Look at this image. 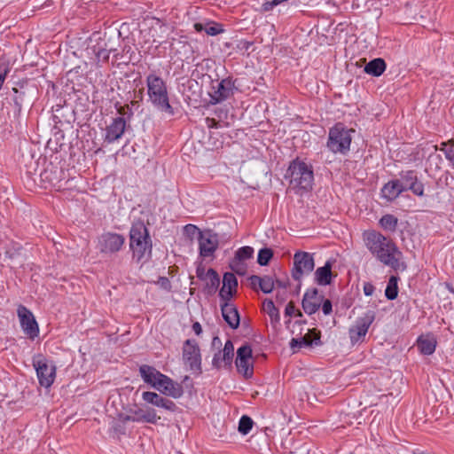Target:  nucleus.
Instances as JSON below:
<instances>
[{
    "label": "nucleus",
    "instance_id": "nucleus-39",
    "mask_svg": "<svg viewBox=\"0 0 454 454\" xmlns=\"http://www.w3.org/2000/svg\"><path fill=\"white\" fill-rule=\"evenodd\" d=\"M203 231L200 230L196 225L194 224H186L184 227V235L189 238L191 240H193L196 239L199 240V238L200 237V233H202Z\"/></svg>",
    "mask_w": 454,
    "mask_h": 454
},
{
    "label": "nucleus",
    "instance_id": "nucleus-36",
    "mask_svg": "<svg viewBox=\"0 0 454 454\" xmlns=\"http://www.w3.org/2000/svg\"><path fill=\"white\" fill-rule=\"evenodd\" d=\"M263 310L270 316L271 320L279 321V312L271 300L266 299L263 303Z\"/></svg>",
    "mask_w": 454,
    "mask_h": 454
},
{
    "label": "nucleus",
    "instance_id": "nucleus-55",
    "mask_svg": "<svg viewBox=\"0 0 454 454\" xmlns=\"http://www.w3.org/2000/svg\"><path fill=\"white\" fill-rule=\"evenodd\" d=\"M196 273L197 277L201 280H204L205 278L207 277V275L204 273V269L202 268H197Z\"/></svg>",
    "mask_w": 454,
    "mask_h": 454
},
{
    "label": "nucleus",
    "instance_id": "nucleus-58",
    "mask_svg": "<svg viewBox=\"0 0 454 454\" xmlns=\"http://www.w3.org/2000/svg\"><path fill=\"white\" fill-rule=\"evenodd\" d=\"M207 122L208 127H213V123H215V121L214 119L207 118Z\"/></svg>",
    "mask_w": 454,
    "mask_h": 454
},
{
    "label": "nucleus",
    "instance_id": "nucleus-1",
    "mask_svg": "<svg viewBox=\"0 0 454 454\" xmlns=\"http://www.w3.org/2000/svg\"><path fill=\"white\" fill-rule=\"evenodd\" d=\"M363 240L365 247L382 264L394 270H399L403 253L395 243L389 238L374 230L363 232Z\"/></svg>",
    "mask_w": 454,
    "mask_h": 454
},
{
    "label": "nucleus",
    "instance_id": "nucleus-34",
    "mask_svg": "<svg viewBox=\"0 0 454 454\" xmlns=\"http://www.w3.org/2000/svg\"><path fill=\"white\" fill-rule=\"evenodd\" d=\"M398 280H399V278L396 276H391L389 278L386 290H385V295L387 300L393 301L397 297V295H398Z\"/></svg>",
    "mask_w": 454,
    "mask_h": 454
},
{
    "label": "nucleus",
    "instance_id": "nucleus-30",
    "mask_svg": "<svg viewBox=\"0 0 454 454\" xmlns=\"http://www.w3.org/2000/svg\"><path fill=\"white\" fill-rule=\"evenodd\" d=\"M386 70V62L383 59L378 58L371 60L364 67V72L373 76H380Z\"/></svg>",
    "mask_w": 454,
    "mask_h": 454
},
{
    "label": "nucleus",
    "instance_id": "nucleus-56",
    "mask_svg": "<svg viewBox=\"0 0 454 454\" xmlns=\"http://www.w3.org/2000/svg\"><path fill=\"white\" fill-rule=\"evenodd\" d=\"M290 347L291 348L294 349L296 347L298 348H301L300 347V342H299V339H292L291 340V342H290Z\"/></svg>",
    "mask_w": 454,
    "mask_h": 454
},
{
    "label": "nucleus",
    "instance_id": "nucleus-60",
    "mask_svg": "<svg viewBox=\"0 0 454 454\" xmlns=\"http://www.w3.org/2000/svg\"><path fill=\"white\" fill-rule=\"evenodd\" d=\"M315 344L317 345L318 343H320V336L317 335L316 338H315V340H314Z\"/></svg>",
    "mask_w": 454,
    "mask_h": 454
},
{
    "label": "nucleus",
    "instance_id": "nucleus-9",
    "mask_svg": "<svg viewBox=\"0 0 454 454\" xmlns=\"http://www.w3.org/2000/svg\"><path fill=\"white\" fill-rule=\"evenodd\" d=\"M237 90L235 81L231 77H227L216 81V84L212 86V90L209 92L210 103L212 105L219 104L233 96L234 91Z\"/></svg>",
    "mask_w": 454,
    "mask_h": 454
},
{
    "label": "nucleus",
    "instance_id": "nucleus-2",
    "mask_svg": "<svg viewBox=\"0 0 454 454\" xmlns=\"http://www.w3.org/2000/svg\"><path fill=\"white\" fill-rule=\"evenodd\" d=\"M129 248L132 251L133 259L137 262H147L152 257V239L147 227L141 220L134 222L131 225Z\"/></svg>",
    "mask_w": 454,
    "mask_h": 454
},
{
    "label": "nucleus",
    "instance_id": "nucleus-33",
    "mask_svg": "<svg viewBox=\"0 0 454 454\" xmlns=\"http://www.w3.org/2000/svg\"><path fill=\"white\" fill-rule=\"evenodd\" d=\"M381 228L387 231L394 232L398 224V218L391 214L384 215L379 221Z\"/></svg>",
    "mask_w": 454,
    "mask_h": 454
},
{
    "label": "nucleus",
    "instance_id": "nucleus-10",
    "mask_svg": "<svg viewBox=\"0 0 454 454\" xmlns=\"http://www.w3.org/2000/svg\"><path fill=\"white\" fill-rule=\"evenodd\" d=\"M183 359L191 371L201 373L200 349L196 340H186L183 347Z\"/></svg>",
    "mask_w": 454,
    "mask_h": 454
},
{
    "label": "nucleus",
    "instance_id": "nucleus-19",
    "mask_svg": "<svg viewBox=\"0 0 454 454\" xmlns=\"http://www.w3.org/2000/svg\"><path fill=\"white\" fill-rule=\"evenodd\" d=\"M90 42H96V43L90 46L89 49L95 55L97 62H107L111 53V49H106V35L104 37H101L99 33L93 34Z\"/></svg>",
    "mask_w": 454,
    "mask_h": 454
},
{
    "label": "nucleus",
    "instance_id": "nucleus-57",
    "mask_svg": "<svg viewBox=\"0 0 454 454\" xmlns=\"http://www.w3.org/2000/svg\"><path fill=\"white\" fill-rule=\"evenodd\" d=\"M275 283L277 284V286L278 287H281V288H284V289L286 288V284L285 282L281 281V280H277Z\"/></svg>",
    "mask_w": 454,
    "mask_h": 454
},
{
    "label": "nucleus",
    "instance_id": "nucleus-49",
    "mask_svg": "<svg viewBox=\"0 0 454 454\" xmlns=\"http://www.w3.org/2000/svg\"><path fill=\"white\" fill-rule=\"evenodd\" d=\"M252 45H253L252 42L241 40L239 42L237 47H238V49H239L241 51H248Z\"/></svg>",
    "mask_w": 454,
    "mask_h": 454
},
{
    "label": "nucleus",
    "instance_id": "nucleus-47",
    "mask_svg": "<svg viewBox=\"0 0 454 454\" xmlns=\"http://www.w3.org/2000/svg\"><path fill=\"white\" fill-rule=\"evenodd\" d=\"M278 6L276 0L266 1L261 6L262 12H267L271 11L274 7Z\"/></svg>",
    "mask_w": 454,
    "mask_h": 454
},
{
    "label": "nucleus",
    "instance_id": "nucleus-43",
    "mask_svg": "<svg viewBox=\"0 0 454 454\" xmlns=\"http://www.w3.org/2000/svg\"><path fill=\"white\" fill-rule=\"evenodd\" d=\"M451 145L449 148H442L441 150L444 153L446 159L450 161L452 168L454 169V141H450Z\"/></svg>",
    "mask_w": 454,
    "mask_h": 454
},
{
    "label": "nucleus",
    "instance_id": "nucleus-7",
    "mask_svg": "<svg viewBox=\"0 0 454 454\" xmlns=\"http://www.w3.org/2000/svg\"><path fill=\"white\" fill-rule=\"evenodd\" d=\"M293 260L292 277L296 281H301L303 276L310 274L315 268L314 257L310 253L297 251Z\"/></svg>",
    "mask_w": 454,
    "mask_h": 454
},
{
    "label": "nucleus",
    "instance_id": "nucleus-26",
    "mask_svg": "<svg viewBox=\"0 0 454 454\" xmlns=\"http://www.w3.org/2000/svg\"><path fill=\"white\" fill-rule=\"evenodd\" d=\"M160 419L153 408H147L146 410L137 409L133 411L131 421L156 424Z\"/></svg>",
    "mask_w": 454,
    "mask_h": 454
},
{
    "label": "nucleus",
    "instance_id": "nucleus-22",
    "mask_svg": "<svg viewBox=\"0 0 454 454\" xmlns=\"http://www.w3.org/2000/svg\"><path fill=\"white\" fill-rule=\"evenodd\" d=\"M238 280L231 272H225L223 277V286L219 292L221 301H231L237 292Z\"/></svg>",
    "mask_w": 454,
    "mask_h": 454
},
{
    "label": "nucleus",
    "instance_id": "nucleus-63",
    "mask_svg": "<svg viewBox=\"0 0 454 454\" xmlns=\"http://www.w3.org/2000/svg\"><path fill=\"white\" fill-rule=\"evenodd\" d=\"M216 341L220 343V339L218 337H215L213 339V344L215 345Z\"/></svg>",
    "mask_w": 454,
    "mask_h": 454
},
{
    "label": "nucleus",
    "instance_id": "nucleus-17",
    "mask_svg": "<svg viewBox=\"0 0 454 454\" xmlns=\"http://www.w3.org/2000/svg\"><path fill=\"white\" fill-rule=\"evenodd\" d=\"M234 356V346L231 340H226L224 347L215 354L212 365L215 369L229 368L231 365Z\"/></svg>",
    "mask_w": 454,
    "mask_h": 454
},
{
    "label": "nucleus",
    "instance_id": "nucleus-48",
    "mask_svg": "<svg viewBox=\"0 0 454 454\" xmlns=\"http://www.w3.org/2000/svg\"><path fill=\"white\" fill-rule=\"evenodd\" d=\"M249 281L253 288H256L257 286L260 288L262 277L253 275L249 278Z\"/></svg>",
    "mask_w": 454,
    "mask_h": 454
},
{
    "label": "nucleus",
    "instance_id": "nucleus-11",
    "mask_svg": "<svg viewBox=\"0 0 454 454\" xmlns=\"http://www.w3.org/2000/svg\"><path fill=\"white\" fill-rule=\"evenodd\" d=\"M235 364L238 372L246 379L252 378L254 374V364L252 348L249 345H243L238 348Z\"/></svg>",
    "mask_w": 454,
    "mask_h": 454
},
{
    "label": "nucleus",
    "instance_id": "nucleus-3",
    "mask_svg": "<svg viewBox=\"0 0 454 454\" xmlns=\"http://www.w3.org/2000/svg\"><path fill=\"white\" fill-rule=\"evenodd\" d=\"M289 186L295 193H302L312 189L314 173L312 167L298 159L293 160L287 169Z\"/></svg>",
    "mask_w": 454,
    "mask_h": 454
},
{
    "label": "nucleus",
    "instance_id": "nucleus-62",
    "mask_svg": "<svg viewBox=\"0 0 454 454\" xmlns=\"http://www.w3.org/2000/svg\"><path fill=\"white\" fill-rule=\"evenodd\" d=\"M131 418H132V415H127V416L124 418V421H131Z\"/></svg>",
    "mask_w": 454,
    "mask_h": 454
},
{
    "label": "nucleus",
    "instance_id": "nucleus-18",
    "mask_svg": "<svg viewBox=\"0 0 454 454\" xmlns=\"http://www.w3.org/2000/svg\"><path fill=\"white\" fill-rule=\"evenodd\" d=\"M324 295L320 294L317 288L308 289L301 301L304 312L308 315L316 313L323 301Z\"/></svg>",
    "mask_w": 454,
    "mask_h": 454
},
{
    "label": "nucleus",
    "instance_id": "nucleus-31",
    "mask_svg": "<svg viewBox=\"0 0 454 454\" xmlns=\"http://www.w3.org/2000/svg\"><path fill=\"white\" fill-rule=\"evenodd\" d=\"M193 27L197 32L204 31L207 35L212 36L217 35L223 32V26L216 22H207L205 24L198 22L195 23Z\"/></svg>",
    "mask_w": 454,
    "mask_h": 454
},
{
    "label": "nucleus",
    "instance_id": "nucleus-32",
    "mask_svg": "<svg viewBox=\"0 0 454 454\" xmlns=\"http://www.w3.org/2000/svg\"><path fill=\"white\" fill-rule=\"evenodd\" d=\"M206 275L208 278V281L206 284V290L207 294H212L215 293L219 286L220 278L214 269H208Z\"/></svg>",
    "mask_w": 454,
    "mask_h": 454
},
{
    "label": "nucleus",
    "instance_id": "nucleus-23",
    "mask_svg": "<svg viewBox=\"0 0 454 454\" xmlns=\"http://www.w3.org/2000/svg\"><path fill=\"white\" fill-rule=\"evenodd\" d=\"M222 316L224 321L231 329H237L239 326V314L234 304L230 301H222L221 303Z\"/></svg>",
    "mask_w": 454,
    "mask_h": 454
},
{
    "label": "nucleus",
    "instance_id": "nucleus-44",
    "mask_svg": "<svg viewBox=\"0 0 454 454\" xmlns=\"http://www.w3.org/2000/svg\"><path fill=\"white\" fill-rule=\"evenodd\" d=\"M408 190L411 191L413 194L417 196L421 197L424 195V184L421 182H419L418 178L414 184H411Z\"/></svg>",
    "mask_w": 454,
    "mask_h": 454
},
{
    "label": "nucleus",
    "instance_id": "nucleus-51",
    "mask_svg": "<svg viewBox=\"0 0 454 454\" xmlns=\"http://www.w3.org/2000/svg\"><path fill=\"white\" fill-rule=\"evenodd\" d=\"M299 342H300V347H302V346H311L312 345V340L309 339V337L308 335H305L301 338L299 339Z\"/></svg>",
    "mask_w": 454,
    "mask_h": 454
},
{
    "label": "nucleus",
    "instance_id": "nucleus-20",
    "mask_svg": "<svg viewBox=\"0 0 454 454\" xmlns=\"http://www.w3.org/2000/svg\"><path fill=\"white\" fill-rule=\"evenodd\" d=\"M159 386L156 390L160 391L161 394L171 396L173 398H179L184 394V389L181 384L174 381L168 376L163 374L161 377V380L159 381Z\"/></svg>",
    "mask_w": 454,
    "mask_h": 454
},
{
    "label": "nucleus",
    "instance_id": "nucleus-25",
    "mask_svg": "<svg viewBox=\"0 0 454 454\" xmlns=\"http://www.w3.org/2000/svg\"><path fill=\"white\" fill-rule=\"evenodd\" d=\"M402 192L403 189L399 180H390L381 188L380 194L387 201L395 200Z\"/></svg>",
    "mask_w": 454,
    "mask_h": 454
},
{
    "label": "nucleus",
    "instance_id": "nucleus-16",
    "mask_svg": "<svg viewBox=\"0 0 454 454\" xmlns=\"http://www.w3.org/2000/svg\"><path fill=\"white\" fill-rule=\"evenodd\" d=\"M374 319L373 313H367L364 317H359L356 325L348 330L350 341L353 345L362 341Z\"/></svg>",
    "mask_w": 454,
    "mask_h": 454
},
{
    "label": "nucleus",
    "instance_id": "nucleus-29",
    "mask_svg": "<svg viewBox=\"0 0 454 454\" xmlns=\"http://www.w3.org/2000/svg\"><path fill=\"white\" fill-rule=\"evenodd\" d=\"M41 179L51 185H56L60 181V171L57 167L50 164L40 174Z\"/></svg>",
    "mask_w": 454,
    "mask_h": 454
},
{
    "label": "nucleus",
    "instance_id": "nucleus-61",
    "mask_svg": "<svg viewBox=\"0 0 454 454\" xmlns=\"http://www.w3.org/2000/svg\"><path fill=\"white\" fill-rule=\"evenodd\" d=\"M287 1L288 0H276V3H277L278 5H279V4H284V3L287 2Z\"/></svg>",
    "mask_w": 454,
    "mask_h": 454
},
{
    "label": "nucleus",
    "instance_id": "nucleus-27",
    "mask_svg": "<svg viewBox=\"0 0 454 454\" xmlns=\"http://www.w3.org/2000/svg\"><path fill=\"white\" fill-rule=\"evenodd\" d=\"M333 263L331 261H327L324 266L319 267L315 271V282L319 286H328L332 283L333 273H332Z\"/></svg>",
    "mask_w": 454,
    "mask_h": 454
},
{
    "label": "nucleus",
    "instance_id": "nucleus-50",
    "mask_svg": "<svg viewBox=\"0 0 454 454\" xmlns=\"http://www.w3.org/2000/svg\"><path fill=\"white\" fill-rule=\"evenodd\" d=\"M374 286L372 284L367 282V283H364V294L366 295V296H371L374 293Z\"/></svg>",
    "mask_w": 454,
    "mask_h": 454
},
{
    "label": "nucleus",
    "instance_id": "nucleus-12",
    "mask_svg": "<svg viewBox=\"0 0 454 454\" xmlns=\"http://www.w3.org/2000/svg\"><path fill=\"white\" fill-rule=\"evenodd\" d=\"M199 253L202 258L214 256L219 246V239L216 233L211 230H204L198 240Z\"/></svg>",
    "mask_w": 454,
    "mask_h": 454
},
{
    "label": "nucleus",
    "instance_id": "nucleus-42",
    "mask_svg": "<svg viewBox=\"0 0 454 454\" xmlns=\"http://www.w3.org/2000/svg\"><path fill=\"white\" fill-rule=\"evenodd\" d=\"M275 287V281L273 278L270 276H263L262 277L261 286L260 289L264 294H270L273 291Z\"/></svg>",
    "mask_w": 454,
    "mask_h": 454
},
{
    "label": "nucleus",
    "instance_id": "nucleus-21",
    "mask_svg": "<svg viewBox=\"0 0 454 454\" xmlns=\"http://www.w3.org/2000/svg\"><path fill=\"white\" fill-rule=\"evenodd\" d=\"M142 398L145 403H148L159 408H162L168 411L173 412L177 408L176 404L172 400L165 398L155 392H143Z\"/></svg>",
    "mask_w": 454,
    "mask_h": 454
},
{
    "label": "nucleus",
    "instance_id": "nucleus-37",
    "mask_svg": "<svg viewBox=\"0 0 454 454\" xmlns=\"http://www.w3.org/2000/svg\"><path fill=\"white\" fill-rule=\"evenodd\" d=\"M253 425V419L247 415H243L239 419V432L242 434H247L251 431Z\"/></svg>",
    "mask_w": 454,
    "mask_h": 454
},
{
    "label": "nucleus",
    "instance_id": "nucleus-46",
    "mask_svg": "<svg viewBox=\"0 0 454 454\" xmlns=\"http://www.w3.org/2000/svg\"><path fill=\"white\" fill-rule=\"evenodd\" d=\"M321 305H322V311L325 316L330 315L332 313L333 304L329 299L323 298V301H322Z\"/></svg>",
    "mask_w": 454,
    "mask_h": 454
},
{
    "label": "nucleus",
    "instance_id": "nucleus-40",
    "mask_svg": "<svg viewBox=\"0 0 454 454\" xmlns=\"http://www.w3.org/2000/svg\"><path fill=\"white\" fill-rule=\"evenodd\" d=\"M273 256V252L270 248H262L258 253L257 262L261 266H265L269 263Z\"/></svg>",
    "mask_w": 454,
    "mask_h": 454
},
{
    "label": "nucleus",
    "instance_id": "nucleus-52",
    "mask_svg": "<svg viewBox=\"0 0 454 454\" xmlns=\"http://www.w3.org/2000/svg\"><path fill=\"white\" fill-rule=\"evenodd\" d=\"M106 49H111V53L112 52H115L117 51V48L111 42V38H106Z\"/></svg>",
    "mask_w": 454,
    "mask_h": 454
},
{
    "label": "nucleus",
    "instance_id": "nucleus-41",
    "mask_svg": "<svg viewBox=\"0 0 454 454\" xmlns=\"http://www.w3.org/2000/svg\"><path fill=\"white\" fill-rule=\"evenodd\" d=\"M230 268L237 274L243 276L247 272V265L243 261H239L236 258H232L230 261Z\"/></svg>",
    "mask_w": 454,
    "mask_h": 454
},
{
    "label": "nucleus",
    "instance_id": "nucleus-15",
    "mask_svg": "<svg viewBox=\"0 0 454 454\" xmlns=\"http://www.w3.org/2000/svg\"><path fill=\"white\" fill-rule=\"evenodd\" d=\"M127 128V121L124 117L118 116L112 120L105 129L104 141L107 144H113L119 141Z\"/></svg>",
    "mask_w": 454,
    "mask_h": 454
},
{
    "label": "nucleus",
    "instance_id": "nucleus-6",
    "mask_svg": "<svg viewBox=\"0 0 454 454\" xmlns=\"http://www.w3.org/2000/svg\"><path fill=\"white\" fill-rule=\"evenodd\" d=\"M33 365L36 371L39 384L44 387H50L56 377V367L43 355H37L33 358Z\"/></svg>",
    "mask_w": 454,
    "mask_h": 454
},
{
    "label": "nucleus",
    "instance_id": "nucleus-28",
    "mask_svg": "<svg viewBox=\"0 0 454 454\" xmlns=\"http://www.w3.org/2000/svg\"><path fill=\"white\" fill-rule=\"evenodd\" d=\"M436 344V339L432 334L421 335L417 340L419 350L426 356H430L435 351Z\"/></svg>",
    "mask_w": 454,
    "mask_h": 454
},
{
    "label": "nucleus",
    "instance_id": "nucleus-38",
    "mask_svg": "<svg viewBox=\"0 0 454 454\" xmlns=\"http://www.w3.org/2000/svg\"><path fill=\"white\" fill-rule=\"evenodd\" d=\"M253 254L254 248L252 247L246 246L236 251L234 258L245 262L246 260L252 258Z\"/></svg>",
    "mask_w": 454,
    "mask_h": 454
},
{
    "label": "nucleus",
    "instance_id": "nucleus-53",
    "mask_svg": "<svg viewBox=\"0 0 454 454\" xmlns=\"http://www.w3.org/2000/svg\"><path fill=\"white\" fill-rule=\"evenodd\" d=\"M159 283H160L161 286L164 288H168L170 286V283L168 278L166 277H160L159 278Z\"/></svg>",
    "mask_w": 454,
    "mask_h": 454
},
{
    "label": "nucleus",
    "instance_id": "nucleus-14",
    "mask_svg": "<svg viewBox=\"0 0 454 454\" xmlns=\"http://www.w3.org/2000/svg\"><path fill=\"white\" fill-rule=\"evenodd\" d=\"M125 243V238L119 233L106 232L99 239V250L104 254L117 253Z\"/></svg>",
    "mask_w": 454,
    "mask_h": 454
},
{
    "label": "nucleus",
    "instance_id": "nucleus-5",
    "mask_svg": "<svg viewBox=\"0 0 454 454\" xmlns=\"http://www.w3.org/2000/svg\"><path fill=\"white\" fill-rule=\"evenodd\" d=\"M354 129H348L342 123H337L329 129L327 147L333 153L347 154L352 141L351 133Z\"/></svg>",
    "mask_w": 454,
    "mask_h": 454
},
{
    "label": "nucleus",
    "instance_id": "nucleus-4",
    "mask_svg": "<svg viewBox=\"0 0 454 454\" xmlns=\"http://www.w3.org/2000/svg\"><path fill=\"white\" fill-rule=\"evenodd\" d=\"M147 94L149 100L160 112L174 114V110L169 104L166 82L155 74H150L146 77Z\"/></svg>",
    "mask_w": 454,
    "mask_h": 454
},
{
    "label": "nucleus",
    "instance_id": "nucleus-8",
    "mask_svg": "<svg viewBox=\"0 0 454 454\" xmlns=\"http://www.w3.org/2000/svg\"><path fill=\"white\" fill-rule=\"evenodd\" d=\"M11 106H12L13 116L19 119L23 107L30 106L33 100V90L25 86L13 88L10 94Z\"/></svg>",
    "mask_w": 454,
    "mask_h": 454
},
{
    "label": "nucleus",
    "instance_id": "nucleus-64",
    "mask_svg": "<svg viewBox=\"0 0 454 454\" xmlns=\"http://www.w3.org/2000/svg\"><path fill=\"white\" fill-rule=\"evenodd\" d=\"M279 299H280V301H285V298L283 297V295H280V298H279Z\"/></svg>",
    "mask_w": 454,
    "mask_h": 454
},
{
    "label": "nucleus",
    "instance_id": "nucleus-35",
    "mask_svg": "<svg viewBox=\"0 0 454 454\" xmlns=\"http://www.w3.org/2000/svg\"><path fill=\"white\" fill-rule=\"evenodd\" d=\"M399 176L400 179L398 180L401 181V185L403 189V192L408 191V188L411 185V184H414L418 178L414 170L401 171Z\"/></svg>",
    "mask_w": 454,
    "mask_h": 454
},
{
    "label": "nucleus",
    "instance_id": "nucleus-24",
    "mask_svg": "<svg viewBox=\"0 0 454 454\" xmlns=\"http://www.w3.org/2000/svg\"><path fill=\"white\" fill-rule=\"evenodd\" d=\"M139 373L145 383L156 389L161 380L163 373L158 371L153 366L148 364H142L139 367Z\"/></svg>",
    "mask_w": 454,
    "mask_h": 454
},
{
    "label": "nucleus",
    "instance_id": "nucleus-45",
    "mask_svg": "<svg viewBox=\"0 0 454 454\" xmlns=\"http://www.w3.org/2000/svg\"><path fill=\"white\" fill-rule=\"evenodd\" d=\"M285 315L287 317L296 316L301 317L302 314L300 310H296L294 303L293 301H289L285 309Z\"/></svg>",
    "mask_w": 454,
    "mask_h": 454
},
{
    "label": "nucleus",
    "instance_id": "nucleus-59",
    "mask_svg": "<svg viewBox=\"0 0 454 454\" xmlns=\"http://www.w3.org/2000/svg\"><path fill=\"white\" fill-rule=\"evenodd\" d=\"M118 113H119L121 115H124V114H126V112H125L124 107H120V108L118 109Z\"/></svg>",
    "mask_w": 454,
    "mask_h": 454
},
{
    "label": "nucleus",
    "instance_id": "nucleus-54",
    "mask_svg": "<svg viewBox=\"0 0 454 454\" xmlns=\"http://www.w3.org/2000/svg\"><path fill=\"white\" fill-rule=\"evenodd\" d=\"M192 330L197 335H200L202 333V327L199 322H195L192 325Z\"/></svg>",
    "mask_w": 454,
    "mask_h": 454
},
{
    "label": "nucleus",
    "instance_id": "nucleus-13",
    "mask_svg": "<svg viewBox=\"0 0 454 454\" xmlns=\"http://www.w3.org/2000/svg\"><path fill=\"white\" fill-rule=\"evenodd\" d=\"M23 332L32 340L38 336L39 327L33 313L23 305L17 309Z\"/></svg>",
    "mask_w": 454,
    "mask_h": 454
}]
</instances>
